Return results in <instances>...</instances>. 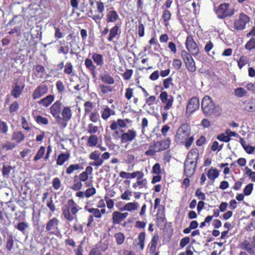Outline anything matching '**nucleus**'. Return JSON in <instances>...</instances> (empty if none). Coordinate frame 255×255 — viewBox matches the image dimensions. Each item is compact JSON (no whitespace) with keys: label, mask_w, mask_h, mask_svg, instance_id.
Instances as JSON below:
<instances>
[{"label":"nucleus","mask_w":255,"mask_h":255,"mask_svg":"<svg viewBox=\"0 0 255 255\" xmlns=\"http://www.w3.org/2000/svg\"><path fill=\"white\" fill-rule=\"evenodd\" d=\"M48 91L47 86L45 84H41L34 90L32 93V98L34 100L39 99L46 94Z\"/></svg>","instance_id":"12"},{"label":"nucleus","mask_w":255,"mask_h":255,"mask_svg":"<svg viewBox=\"0 0 255 255\" xmlns=\"http://www.w3.org/2000/svg\"><path fill=\"white\" fill-rule=\"evenodd\" d=\"M159 98L162 103L165 105L163 110L165 111L168 110L173 104L174 101L173 96L168 95L166 92L164 91L161 92Z\"/></svg>","instance_id":"10"},{"label":"nucleus","mask_w":255,"mask_h":255,"mask_svg":"<svg viewBox=\"0 0 255 255\" xmlns=\"http://www.w3.org/2000/svg\"><path fill=\"white\" fill-rule=\"evenodd\" d=\"M45 151V147L43 146H40L39 150L37 152L36 155L34 157L33 160L34 161H37L43 157L44 155Z\"/></svg>","instance_id":"35"},{"label":"nucleus","mask_w":255,"mask_h":255,"mask_svg":"<svg viewBox=\"0 0 255 255\" xmlns=\"http://www.w3.org/2000/svg\"><path fill=\"white\" fill-rule=\"evenodd\" d=\"M19 108V105L17 102L15 101L13 102L9 107V112L11 114L13 113L14 112H16Z\"/></svg>","instance_id":"49"},{"label":"nucleus","mask_w":255,"mask_h":255,"mask_svg":"<svg viewBox=\"0 0 255 255\" xmlns=\"http://www.w3.org/2000/svg\"><path fill=\"white\" fill-rule=\"evenodd\" d=\"M136 133L134 130L129 129L128 132L123 133L121 136V142L126 143L131 141L136 136Z\"/></svg>","instance_id":"14"},{"label":"nucleus","mask_w":255,"mask_h":255,"mask_svg":"<svg viewBox=\"0 0 255 255\" xmlns=\"http://www.w3.org/2000/svg\"><path fill=\"white\" fill-rule=\"evenodd\" d=\"M52 185L54 189H59L61 186L60 180L57 177L54 178L52 181Z\"/></svg>","instance_id":"53"},{"label":"nucleus","mask_w":255,"mask_h":255,"mask_svg":"<svg viewBox=\"0 0 255 255\" xmlns=\"http://www.w3.org/2000/svg\"><path fill=\"white\" fill-rule=\"evenodd\" d=\"M246 49L251 51L255 49V38H251L245 45Z\"/></svg>","instance_id":"34"},{"label":"nucleus","mask_w":255,"mask_h":255,"mask_svg":"<svg viewBox=\"0 0 255 255\" xmlns=\"http://www.w3.org/2000/svg\"><path fill=\"white\" fill-rule=\"evenodd\" d=\"M119 30V27L117 25L113 26L110 30V33L108 38V40L109 41H112L113 39L115 38L116 36L118 34Z\"/></svg>","instance_id":"27"},{"label":"nucleus","mask_w":255,"mask_h":255,"mask_svg":"<svg viewBox=\"0 0 255 255\" xmlns=\"http://www.w3.org/2000/svg\"><path fill=\"white\" fill-rule=\"evenodd\" d=\"M36 121L39 124L47 125L48 124V119L41 116H37L36 117Z\"/></svg>","instance_id":"46"},{"label":"nucleus","mask_w":255,"mask_h":255,"mask_svg":"<svg viewBox=\"0 0 255 255\" xmlns=\"http://www.w3.org/2000/svg\"><path fill=\"white\" fill-rule=\"evenodd\" d=\"M85 65L87 69L90 72L93 77L96 79L97 77V74L96 72V66L94 64L92 60L89 58H86L85 60Z\"/></svg>","instance_id":"15"},{"label":"nucleus","mask_w":255,"mask_h":255,"mask_svg":"<svg viewBox=\"0 0 255 255\" xmlns=\"http://www.w3.org/2000/svg\"><path fill=\"white\" fill-rule=\"evenodd\" d=\"M24 135L21 131H16L13 132L12 139L15 140L17 143H20L24 140Z\"/></svg>","instance_id":"28"},{"label":"nucleus","mask_w":255,"mask_h":255,"mask_svg":"<svg viewBox=\"0 0 255 255\" xmlns=\"http://www.w3.org/2000/svg\"><path fill=\"white\" fill-rule=\"evenodd\" d=\"M254 184L250 183L247 185L244 189V194L246 196H249L251 194L253 190Z\"/></svg>","instance_id":"43"},{"label":"nucleus","mask_w":255,"mask_h":255,"mask_svg":"<svg viewBox=\"0 0 255 255\" xmlns=\"http://www.w3.org/2000/svg\"><path fill=\"white\" fill-rule=\"evenodd\" d=\"M98 138L96 135H91L88 137L87 145L89 147L95 146L98 143Z\"/></svg>","instance_id":"32"},{"label":"nucleus","mask_w":255,"mask_h":255,"mask_svg":"<svg viewBox=\"0 0 255 255\" xmlns=\"http://www.w3.org/2000/svg\"><path fill=\"white\" fill-rule=\"evenodd\" d=\"M171 140L169 138L165 140H162L159 141V148L158 149V151H161L167 149L170 144Z\"/></svg>","instance_id":"25"},{"label":"nucleus","mask_w":255,"mask_h":255,"mask_svg":"<svg viewBox=\"0 0 255 255\" xmlns=\"http://www.w3.org/2000/svg\"><path fill=\"white\" fill-rule=\"evenodd\" d=\"M90 120L93 123H96L100 121V116L98 113L94 112L91 114Z\"/></svg>","instance_id":"54"},{"label":"nucleus","mask_w":255,"mask_h":255,"mask_svg":"<svg viewBox=\"0 0 255 255\" xmlns=\"http://www.w3.org/2000/svg\"><path fill=\"white\" fill-rule=\"evenodd\" d=\"M230 4L228 3L220 4L216 10L217 17L220 19H224L226 17L232 16L236 10L234 8H230Z\"/></svg>","instance_id":"3"},{"label":"nucleus","mask_w":255,"mask_h":255,"mask_svg":"<svg viewBox=\"0 0 255 255\" xmlns=\"http://www.w3.org/2000/svg\"><path fill=\"white\" fill-rule=\"evenodd\" d=\"M114 237L118 245H120L123 243L125 240V236L122 233L119 232L116 233L115 234Z\"/></svg>","instance_id":"38"},{"label":"nucleus","mask_w":255,"mask_h":255,"mask_svg":"<svg viewBox=\"0 0 255 255\" xmlns=\"http://www.w3.org/2000/svg\"><path fill=\"white\" fill-rule=\"evenodd\" d=\"M217 138L220 141L225 142H228L231 140V138L228 135H226L224 133L218 135Z\"/></svg>","instance_id":"52"},{"label":"nucleus","mask_w":255,"mask_h":255,"mask_svg":"<svg viewBox=\"0 0 255 255\" xmlns=\"http://www.w3.org/2000/svg\"><path fill=\"white\" fill-rule=\"evenodd\" d=\"M57 89L59 93H62L65 90V87L62 81L59 80L56 84Z\"/></svg>","instance_id":"57"},{"label":"nucleus","mask_w":255,"mask_h":255,"mask_svg":"<svg viewBox=\"0 0 255 255\" xmlns=\"http://www.w3.org/2000/svg\"><path fill=\"white\" fill-rule=\"evenodd\" d=\"M219 173L216 168L210 169L207 173V176L209 179L212 180L211 182H208L209 184H212L214 182L215 179L219 176Z\"/></svg>","instance_id":"19"},{"label":"nucleus","mask_w":255,"mask_h":255,"mask_svg":"<svg viewBox=\"0 0 255 255\" xmlns=\"http://www.w3.org/2000/svg\"><path fill=\"white\" fill-rule=\"evenodd\" d=\"M247 93V91L242 87L237 88L234 90L235 95L239 98H242Z\"/></svg>","instance_id":"33"},{"label":"nucleus","mask_w":255,"mask_h":255,"mask_svg":"<svg viewBox=\"0 0 255 255\" xmlns=\"http://www.w3.org/2000/svg\"><path fill=\"white\" fill-rule=\"evenodd\" d=\"M98 130V128L97 126H94L92 124H90L88 125V131L89 133H95Z\"/></svg>","instance_id":"60"},{"label":"nucleus","mask_w":255,"mask_h":255,"mask_svg":"<svg viewBox=\"0 0 255 255\" xmlns=\"http://www.w3.org/2000/svg\"><path fill=\"white\" fill-rule=\"evenodd\" d=\"M171 14L169 10L165 9L163 11L162 18L164 22H167L171 19Z\"/></svg>","instance_id":"45"},{"label":"nucleus","mask_w":255,"mask_h":255,"mask_svg":"<svg viewBox=\"0 0 255 255\" xmlns=\"http://www.w3.org/2000/svg\"><path fill=\"white\" fill-rule=\"evenodd\" d=\"M190 242V238L188 237L182 238L180 241V246L183 248L185 247Z\"/></svg>","instance_id":"62"},{"label":"nucleus","mask_w":255,"mask_h":255,"mask_svg":"<svg viewBox=\"0 0 255 255\" xmlns=\"http://www.w3.org/2000/svg\"><path fill=\"white\" fill-rule=\"evenodd\" d=\"M147 181L146 179H143L140 180H137V184L138 185L139 188H147Z\"/></svg>","instance_id":"61"},{"label":"nucleus","mask_w":255,"mask_h":255,"mask_svg":"<svg viewBox=\"0 0 255 255\" xmlns=\"http://www.w3.org/2000/svg\"><path fill=\"white\" fill-rule=\"evenodd\" d=\"M132 195V193L129 190H126L124 193H123L121 196V198L123 200H129L130 198L129 197Z\"/></svg>","instance_id":"58"},{"label":"nucleus","mask_w":255,"mask_h":255,"mask_svg":"<svg viewBox=\"0 0 255 255\" xmlns=\"http://www.w3.org/2000/svg\"><path fill=\"white\" fill-rule=\"evenodd\" d=\"M145 237V233L144 232H141L139 233L138 236V239L139 243L138 245H139L141 250H143L144 246V241Z\"/></svg>","instance_id":"40"},{"label":"nucleus","mask_w":255,"mask_h":255,"mask_svg":"<svg viewBox=\"0 0 255 255\" xmlns=\"http://www.w3.org/2000/svg\"><path fill=\"white\" fill-rule=\"evenodd\" d=\"M201 108L206 116L215 114L216 112H219V107H216L211 97L208 96H205L202 99Z\"/></svg>","instance_id":"2"},{"label":"nucleus","mask_w":255,"mask_h":255,"mask_svg":"<svg viewBox=\"0 0 255 255\" xmlns=\"http://www.w3.org/2000/svg\"><path fill=\"white\" fill-rule=\"evenodd\" d=\"M152 172L156 174H159L161 173L160 165L159 163H155L152 167Z\"/></svg>","instance_id":"59"},{"label":"nucleus","mask_w":255,"mask_h":255,"mask_svg":"<svg viewBox=\"0 0 255 255\" xmlns=\"http://www.w3.org/2000/svg\"><path fill=\"white\" fill-rule=\"evenodd\" d=\"M12 169V167L9 165H3L2 167V175L4 178H7L9 177V174L10 170Z\"/></svg>","instance_id":"39"},{"label":"nucleus","mask_w":255,"mask_h":255,"mask_svg":"<svg viewBox=\"0 0 255 255\" xmlns=\"http://www.w3.org/2000/svg\"><path fill=\"white\" fill-rule=\"evenodd\" d=\"M119 18L117 12L115 10L109 11L106 15V21L109 22H114Z\"/></svg>","instance_id":"17"},{"label":"nucleus","mask_w":255,"mask_h":255,"mask_svg":"<svg viewBox=\"0 0 255 255\" xmlns=\"http://www.w3.org/2000/svg\"><path fill=\"white\" fill-rule=\"evenodd\" d=\"M133 71L132 69H127L124 73V78L125 80H129L130 79L132 75Z\"/></svg>","instance_id":"64"},{"label":"nucleus","mask_w":255,"mask_h":255,"mask_svg":"<svg viewBox=\"0 0 255 255\" xmlns=\"http://www.w3.org/2000/svg\"><path fill=\"white\" fill-rule=\"evenodd\" d=\"M62 103L59 101H56L50 107V113L56 119L57 123L62 122V118L60 114L61 112Z\"/></svg>","instance_id":"8"},{"label":"nucleus","mask_w":255,"mask_h":255,"mask_svg":"<svg viewBox=\"0 0 255 255\" xmlns=\"http://www.w3.org/2000/svg\"><path fill=\"white\" fill-rule=\"evenodd\" d=\"M138 26L137 28V32L140 37H143L144 35V26L140 21H138Z\"/></svg>","instance_id":"50"},{"label":"nucleus","mask_w":255,"mask_h":255,"mask_svg":"<svg viewBox=\"0 0 255 255\" xmlns=\"http://www.w3.org/2000/svg\"><path fill=\"white\" fill-rule=\"evenodd\" d=\"M200 106L199 100L197 97H193L188 101L186 106V113L191 114L196 110L199 109Z\"/></svg>","instance_id":"11"},{"label":"nucleus","mask_w":255,"mask_h":255,"mask_svg":"<svg viewBox=\"0 0 255 255\" xmlns=\"http://www.w3.org/2000/svg\"><path fill=\"white\" fill-rule=\"evenodd\" d=\"M190 127L188 124H182L178 129L175 140L177 142H183V141L190 134Z\"/></svg>","instance_id":"4"},{"label":"nucleus","mask_w":255,"mask_h":255,"mask_svg":"<svg viewBox=\"0 0 255 255\" xmlns=\"http://www.w3.org/2000/svg\"><path fill=\"white\" fill-rule=\"evenodd\" d=\"M81 166L79 164H74L70 165L66 169V173L70 174L74 172L75 170H78L80 169Z\"/></svg>","instance_id":"37"},{"label":"nucleus","mask_w":255,"mask_h":255,"mask_svg":"<svg viewBox=\"0 0 255 255\" xmlns=\"http://www.w3.org/2000/svg\"><path fill=\"white\" fill-rule=\"evenodd\" d=\"M61 114L62 121L57 123L65 128L67 126V122L71 119L72 117V113L70 108L68 107H64L61 111Z\"/></svg>","instance_id":"13"},{"label":"nucleus","mask_w":255,"mask_h":255,"mask_svg":"<svg viewBox=\"0 0 255 255\" xmlns=\"http://www.w3.org/2000/svg\"><path fill=\"white\" fill-rule=\"evenodd\" d=\"M0 130L2 133H6L8 131V126L6 123L0 120Z\"/></svg>","instance_id":"51"},{"label":"nucleus","mask_w":255,"mask_h":255,"mask_svg":"<svg viewBox=\"0 0 255 255\" xmlns=\"http://www.w3.org/2000/svg\"><path fill=\"white\" fill-rule=\"evenodd\" d=\"M248 62L247 58L245 56H242L238 60V66L241 69Z\"/></svg>","instance_id":"42"},{"label":"nucleus","mask_w":255,"mask_h":255,"mask_svg":"<svg viewBox=\"0 0 255 255\" xmlns=\"http://www.w3.org/2000/svg\"><path fill=\"white\" fill-rule=\"evenodd\" d=\"M46 205L51 212H54L55 211L56 207L53 203L52 197L47 200Z\"/></svg>","instance_id":"55"},{"label":"nucleus","mask_w":255,"mask_h":255,"mask_svg":"<svg viewBox=\"0 0 255 255\" xmlns=\"http://www.w3.org/2000/svg\"><path fill=\"white\" fill-rule=\"evenodd\" d=\"M70 156V154L68 153H62L60 154L57 159V164L62 165L64 163L67 161Z\"/></svg>","instance_id":"26"},{"label":"nucleus","mask_w":255,"mask_h":255,"mask_svg":"<svg viewBox=\"0 0 255 255\" xmlns=\"http://www.w3.org/2000/svg\"><path fill=\"white\" fill-rule=\"evenodd\" d=\"M139 207V204L137 202H129L126 204L122 209V210H126L131 212L137 210Z\"/></svg>","instance_id":"24"},{"label":"nucleus","mask_w":255,"mask_h":255,"mask_svg":"<svg viewBox=\"0 0 255 255\" xmlns=\"http://www.w3.org/2000/svg\"><path fill=\"white\" fill-rule=\"evenodd\" d=\"M144 176V173L142 171H135L132 173H130V178H134L137 177V180H140L142 179Z\"/></svg>","instance_id":"44"},{"label":"nucleus","mask_w":255,"mask_h":255,"mask_svg":"<svg viewBox=\"0 0 255 255\" xmlns=\"http://www.w3.org/2000/svg\"><path fill=\"white\" fill-rule=\"evenodd\" d=\"M245 170L246 171V174L249 176V178H251L253 181L255 182V172L252 171L248 167H246Z\"/></svg>","instance_id":"48"},{"label":"nucleus","mask_w":255,"mask_h":255,"mask_svg":"<svg viewBox=\"0 0 255 255\" xmlns=\"http://www.w3.org/2000/svg\"><path fill=\"white\" fill-rule=\"evenodd\" d=\"M64 73L68 75H72L73 67V65L70 62H67L64 66Z\"/></svg>","instance_id":"41"},{"label":"nucleus","mask_w":255,"mask_h":255,"mask_svg":"<svg viewBox=\"0 0 255 255\" xmlns=\"http://www.w3.org/2000/svg\"><path fill=\"white\" fill-rule=\"evenodd\" d=\"M92 58L97 66L102 67L104 64V58L102 55L94 53Z\"/></svg>","instance_id":"21"},{"label":"nucleus","mask_w":255,"mask_h":255,"mask_svg":"<svg viewBox=\"0 0 255 255\" xmlns=\"http://www.w3.org/2000/svg\"><path fill=\"white\" fill-rule=\"evenodd\" d=\"M123 218L121 215V213L118 211H115L113 213V222L114 224H119L123 220Z\"/></svg>","instance_id":"29"},{"label":"nucleus","mask_w":255,"mask_h":255,"mask_svg":"<svg viewBox=\"0 0 255 255\" xmlns=\"http://www.w3.org/2000/svg\"><path fill=\"white\" fill-rule=\"evenodd\" d=\"M54 100V96L52 95H49L39 101L38 103L43 107H47L53 102Z\"/></svg>","instance_id":"18"},{"label":"nucleus","mask_w":255,"mask_h":255,"mask_svg":"<svg viewBox=\"0 0 255 255\" xmlns=\"http://www.w3.org/2000/svg\"><path fill=\"white\" fill-rule=\"evenodd\" d=\"M101 153L98 150H95L91 153L90 158L92 160H103L100 158Z\"/></svg>","instance_id":"47"},{"label":"nucleus","mask_w":255,"mask_h":255,"mask_svg":"<svg viewBox=\"0 0 255 255\" xmlns=\"http://www.w3.org/2000/svg\"><path fill=\"white\" fill-rule=\"evenodd\" d=\"M250 21L249 16L243 12L239 14V16L235 19L234 27L238 31L243 30L245 29L246 24Z\"/></svg>","instance_id":"5"},{"label":"nucleus","mask_w":255,"mask_h":255,"mask_svg":"<svg viewBox=\"0 0 255 255\" xmlns=\"http://www.w3.org/2000/svg\"><path fill=\"white\" fill-rule=\"evenodd\" d=\"M186 47L189 52L193 55H197L199 49L191 35L187 36L186 40Z\"/></svg>","instance_id":"9"},{"label":"nucleus","mask_w":255,"mask_h":255,"mask_svg":"<svg viewBox=\"0 0 255 255\" xmlns=\"http://www.w3.org/2000/svg\"><path fill=\"white\" fill-rule=\"evenodd\" d=\"M58 220L56 218H54L50 220L46 224V231H50L55 229H57L58 228L57 226L58 225Z\"/></svg>","instance_id":"22"},{"label":"nucleus","mask_w":255,"mask_h":255,"mask_svg":"<svg viewBox=\"0 0 255 255\" xmlns=\"http://www.w3.org/2000/svg\"><path fill=\"white\" fill-rule=\"evenodd\" d=\"M115 112L107 107L102 114V118L104 120L108 119L111 115H115Z\"/></svg>","instance_id":"31"},{"label":"nucleus","mask_w":255,"mask_h":255,"mask_svg":"<svg viewBox=\"0 0 255 255\" xmlns=\"http://www.w3.org/2000/svg\"><path fill=\"white\" fill-rule=\"evenodd\" d=\"M2 148L6 150H10L15 147V144L13 142H7L2 146Z\"/></svg>","instance_id":"63"},{"label":"nucleus","mask_w":255,"mask_h":255,"mask_svg":"<svg viewBox=\"0 0 255 255\" xmlns=\"http://www.w3.org/2000/svg\"><path fill=\"white\" fill-rule=\"evenodd\" d=\"M68 205L70 207L71 215L73 216L76 215L79 210L81 209L72 199L68 201Z\"/></svg>","instance_id":"23"},{"label":"nucleus","mask_w":255,"mask_h":255,"mask_svg":"<svg viewBox=\"0 0 255 255\" xmlns=\"http://www.w3.org/2000/svg\"><path fill=\"white\" fill-rule=\"evenodd\" d=\"M29 227V225L27 223L24 222H19L15 226V228L18 231L22 232L23 234H25V230Z\"/></svg>","instance_id":"30"},{"label":"nucleus","mask_w":255,"mask_h":255,"mask_svg":"<svg viewBox=\"0 0 255 255\" xmlns=\"http://www.w3.org/2000/svg\"><path fill=\"white\" fill-rule=\"evenodd\" d=\"M13 246V237L10 235L6 239V248L8 251H10Z\"/></svg>","instance_id":"36"},{"label":"nucleus","mask_w":255,"mask_h":255,"mask_svg":"<svg viewBox=\"0 0 255 255\" xmlns=\"http://www.w3.org/2000/svg\"><path fill=\"white\" fill-rule=\"evenodd\" d=\"M181 56L188 70L191 72L195 71L196 70L195 63L191 55L184 50L181 51Z\"/></svg>","instance_id":"6"},{"label":"nucleus","mask_w":255,"mask_h":255,"mask_svg":"<svg viewBox=\"0 0 255 255\" xmlns=\"http://www.w3.org/2000/svg\"><path fill=\"white\" fill-rule=\"evenodd\" d=\"M24 88V85L23 83L18 80H14L11 87L10 94L14 98L17 99L20 97L23 92Z\"/></svg>","instance_id":"7"},{"label":"nucleus","mask_w":255,"mask_h":255,"mask_svg":"<svg viewBox=\"0 0 255 255\" xmlns=\"http://www.w3.org/2000/svg\"><path fill=\"white\" fill-rule=\"evenodd\" d=\"M96 193V189L94 187L89 188L85 192V197L89 198Z\"/></svg>","instance_id":"56"},{"label":"nucleus","mask_w":255,"mask_h":255,"mask_svg":"<svg viewBox=\"0 0 255 255\" xmlns=\"http://www.w3.org/2000/svg\"><path fill=\"white\" fill-rule=\"evenodd\" d=\"M100 78L103 82L107 84L112 85L115 83L114 78L110 76L108 72L106 71L100 74Z\"/></svg>","instance_id":"16"},{"label":"nucleus","mask_w":255,"mask_h":255,"mask_svg":"<svg viewBox=\"0 0 255 255\" xmlns=\"http://www.w3.org/2000/svg\"><path fill=\"white\" fill-rule=\"evenodd\" d=\"M199 156L197 149H192L188 153L184 163V174L187 177H190L194 174Z\"/></svg>","instance_id":"1"},{"label":"nucleus","mask_w":255,"mask_h":255,"mask_svg":"<svg viewBox=\"0 0 255 255\" xmlns=\"http://www.w3.org/2000/svg\"><path fill=\"white\" fill-rule=\"evenodd\" d=\"M70 210V207L68 205L67 206H63L62 208V213L65 218L68 221L71 222L73 221L76 217L71 214Z\"/></svg>","instance_id":"20"}]
</instances>
